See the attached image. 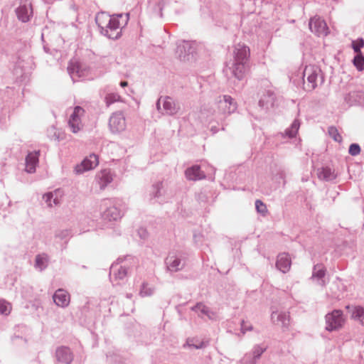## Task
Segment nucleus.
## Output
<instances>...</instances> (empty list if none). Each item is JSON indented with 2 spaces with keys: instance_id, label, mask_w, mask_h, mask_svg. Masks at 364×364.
I'll list each match as a JSON object with an SVG mask.
<instances>
[{
  "instance_id": "nucleus-12",
  "label": "nucleus",
  "mask_w": 364,
  "mask_h": 364,
  "mask_svg": "<svg viewBox=\"0 0 364 364\" xmlns=\"http://www.w3.org/2000/svg\"><path fill=\"white\" fill-rule=\"evenodd\" d=\"M237 103L230 95H223V99L218 102L219 110L224 114H230L237 109Z\"/></svg>"
},
{
  "instance_id": "nucleus-40",
  "label": "nucleus",
  "mask_w": 364,
  "mask_h": 364,
  "mask_svg": "<svg viewBox=\"0 0 364 364\" xmlns=\"http://www.w3.org/2000/svg\"><path fill=\"white\" fill-rule=\"evenodd\" d=\"M255 208L257 211L261 213L262 215H264L267 212L266 205L260 200H257L255 201Z\"/></svg>"
},
{
  "instance_id": "nucleus-32",
  "label": "nucleus",
  "mask_w": 364,
  "mask_h": 364,
  "mask_svg": "<svg viewBox=\"0 0 364 364\" xmlns=\"http://www.w3.org/2000/svg\"><path fill=\"white\" fill-rule=\"evenodd\" d=\"M68 72L73 80L75 75L77 77L81 76V70L79 64H70L68 67Z\"/></svg>"
},
{
  "instance_id": "nucleus-47",
  "label": "nucleus",
  "mask_w": 364,
  "mask_h": 364,
  "mask_svg": "<svg viewBox=\"0 0 364 364\" xmlns=\"http://www.w3.org/2000/svg\"><path fill=\"white\" fill-rule=\"evenodd\" d=\"M138 234H139V237L144 240H145L148 237L147 231L143 228H141L138 230Z\"/></svg>"
},
{
  "instance_id": "nucleus-4",
  "label": "nucleus",
  "mask_w": 364,
  "mask_h": 364,
  "mask_svg": "<svg viewBox=\"0 0 364 364\" xmlns=\"http://www.w3.org/2000/svg\"><path fill=\"white\" fill-rule=\"evenodd\" d=\"M326 329L328 331H333L341 328L345 322L343 314L341 310L335 309L325 316Z\"/></svg>"
},
{
  "instance_id": "nucleus-1",
  "label": "nucleus",
  "mask_w": 364,
  "mask_h": 364,
  "mask_svg": "<svg viewBox=\"0 0 364 364\" xmlns=\"http://www.w3.org/2000/svg\"><path fill=\"white\" fill-rule=\"evenodd\" d=\"M250 50L245 44L238 43L235 46L232 52V60L226 64L223 70L230 79L235 77L242 80L245 77L250 67Z\"/></svg>"
},
{
  "instance_id": "nucleus-25",
  "label": "nucleus",
  "mask_w": 364,
  "mask_h": 364,
  "mask_svg": "<svg viewBox=\"0 0 364 364\" xmlns=\"http://www.w3.org/2000/svg\"><path fill=\"white\" fill-rule=\"evenodd\" d=\"M325 274L326 269L322 264H317L314 266L311 277L313 279L316 278L320 280L319 284L321 286H325V282L322 279Z\"/></svg>"
},
{
  "instance_id": "nucleus-3",
  "label": "nucleus",
  "mask_w": 364,
  "mask_h": 364,
  "mask_svg": "<svg viewBox=\"0 0 364 364\" xmlns=\"http://www.w3.org/2000/svg\"><path fill=\"white\" fill-rule=\"evenodd\" d=\"M306 77L307 82L304 81V90L306 91H312L317 87V80L318 77L321 79V83L323 82V77L321 69L315 65L306 66L303 72V78Z\"/></svg>"
},
{
  "instance_id": "nucleus-34",
  "label": "nucleus",
  "mask_w": 364,
  "mask_h": 364,
  "mask_svg": "<svg viewBox=\"0 0 364 364\" xmlns=\"http://www.w3.org/2000/svg\"><path fill=\"white\" fill-rule=\"evenodd\" d=\"M55 237L62 240H65V243H67L68 240L71 237V231L68 229L58 230L55 233Z\"/></svg>"
},
{
  "instance_id": "nucleus-11",
  "label": "nucleus",
  "mask_w": 364,
  "mask_h": 364,
  "mask_svg": "<svg viewBox=\"0 0 364 364\" xmlns=\"http://www.w3.org/2000/svg\"><path fill=\"white\" fill-rule=\"evenodd\" d=\"M309 26L311 31L318 36L321 35L326 36L328 33L326 23L320 17L314 16L311 18Z\"/></svg>"
},
{
  "instance_id": "nucleus-14",
  "label": "nucleus",
  "mask_w": 364,
  "mask_h": 364,
  "mask_svg": "<svg viewBox=\"0 0 364 364\" xmlns=\"http://www.w3.org/2000/svg\"><path fill=\"white\" fill-rule=\"evenodd\" d=\"M55 357L58 362L64 364H70L73 360V353L70 348L60 346L55 350Z\"/></svg>"
},
{
  "instance_id": "nucleus-35",
  "label": "nucleus",
  "mask_w": 364,
  "mask_h": 364,
  "mask_svg": "<svg viewBox=\"0 0 364 364\" xmlns=\"http://www.w3.org/2000/svg\"><path fill=\"white\" fill-rule=\"evenodd\" d=\"M163 187V183L161 181H159L154 183L152 186V190L151 192V196L153 198H159L161 196V190Z\"/></svg>"
},
{
  "instance_id": "nucleus-20",
  "label": "nucleus",
  "mask_w": 364,
  "mask_h": 364,
  "mask_svg": "<svg viewBox=\"0 0 364 364\" xmlns=\"http://www.w3.org/2000/svg\"><path fill=\"white\" fill-rule=\"evenodd\" d=\"M344 100L345 102L350 105L362 104L364 102V92L361 90L350 92L345 96Z\"/></svg>"
},
{
  "instance_id": "nucleus-39",
  "label": "nucleus",
  "mask_w": 364,
  "mask_h": 364,
  "mask_svg": "<svg viewBox=\"0 0 364 364\" xmlns=\"http://www.w3.org/2000/svg\"><path fill=\"white\" fill-rule=\"evenodd\" d=\"M120 96L117 93H109L105 97V102L107 106H109L115 102L120 100Z\"/></svg>"
},
{
  "instance_id": "nucleus-6",
  "label": "nucleus",
  "mask_w": 364,
  "mask_h": 364,
  "mask_svg": "<svg viewBox=\"0 0 364 364\" xmlns=\"http://www.w3.org/2000/svg\"><path fill=\"white\" fill-rule=\"evenodd\" d=\"M196 52V48L193 44L189 41H183L177 45L176 54L181 61H190L193 58V54Z\"/></svg>"
},
{
  "instance_id": "nucleus-41",
  "label": "nucleus",
  "mask_w": 364,
  "mask_h": 364,
  "mask_svg": "<svg viewBox=\"0 0 364 364\" xmlns=\"http://www.w3.org/2000/svg\"><path fill=\"white\" fill-rule=\"evenodd\" d=\"M43 200L45 202L48 204L49 207H52L53 204L52 202H53L54 204L58 203V199L53 198V194L52 193H47L43 195Z\"/></svg>"
},
{
  "instance_id": "nucleus-30",
  "label": "nucleus",
  "mask_w": 364,
  "mask_h": 364,
  "mask_svg": "<svg viewBox=\"0 0 364 364\" xmlns=\"http://www.w3.org/2000/svg\"><path fill=\"white\" fill-rule=\"evenodd\" d=\"M300 127V122L298 119H294L292 124H291L290 127L287 128L285 130V134L289 138H294L296 136L298 130Z\"/></svg>"
},
{
  "instance_id": "nucleus-31",
  "label": "nucleus",
  "mask_w": 364,
  "mask_h": 364,
  "mask_svg": "<svg viewBox=\"0 0 364 364\" xmlns=\"http://www.w3.org/2000/svg\"><path fill=\"white\" fill-rule=\"evenodd\" d=\"M353 63L359 71L363 70L364 69V55L363 53L356 54L353 60Z\"/></svg>"
},
{
  "instance_id": "nucleus-19",
  "label": "nucleus",
  "mask_w": 364,
  "mask_h": 364,
  "mask_svg": "<svg viewBox=\"0 0 364 364\" xmlns=\"http://www.w3.org/2000/svg\"><path fill=\"white\" fill-rule=\"evenodd\" d=\"M16 13L20 21L24 23L28 22L33 14L31 4H23L19 6L16 9Z\"/></svg>"
},
{
  "instance_id": "nucleus-49",
  "label": "nucleus",
  "mask_w": 364,
  "mask_h": 364,
  "mask_svg": "<svg viewBox=\"0 0 364 364\" xmlns=\"http://www.w3.org/2000/svg\"><path fill=\"white\" fill-rule=\"evenodd\" d=\"M129 14H126L125 16H124V26H125L128 21H129Z\"/></svg>"
},
{
  "instance_id": "nucleus-45",
  "label": "nucleus",
  "mask_w": 364,
  "mask_h": 364,
  "mask_svg": "<svg viewBox=\"0 0 364 364\" xmlns=\"http://www.w3.org/2000/svg\"><path fill=\"white\" fill-rule=\"evenodd\" d=\"M241 333L244 335L247 331H251L253 330V326L250 323H247L244 320H242L241 323Z\"/></svg>"
},
{
  "instance_id": "nucleus-13",
  "label": "nucleus",
  "mask_w": 364,
  "mask_h": 364,
  "mask_svg": "<svg viewBox=\"0 0 364 364\" xmlns=\"http://www.w3.org/2000/svg\"><path fill=\"white\" fill-rule=\"evenodd\" d=\"M164 111L163 114L173 116L181 111L179 103L170 96L164 97Z\"/></svg>"
},
{
  "instance_id": "nucleus-29",
  "label": "nucleus",
  "mask_w": 364,
  "mask_h": 364,
  "mask_svg": "<svg viewBox=\"0 0 364 364\" xmlns=\"http://www.w3.org/2000/svg\"><path fill=\"white\" fill-rule=\"evenodd\" d=\"M208 341H198L195 338H188L186 343L183 345V347L186 346L193 347L196 349H201L208 346Z\"/></svg>"
},
{
  "instance_id": "nucleus-18",
  "label": "nucleus",
  "mask_w": 364,
  "mask_h": 364,
  "mask_svg": "<svg viewBox=\"0 0 364 364\" xmlns=\"http://www.w3.org/2000/svg\"><path fill=\"white\" fill-rule=\"evenodd\" d=\"M186 177L190 181H198L205 178L206 176L203 171L200 170L198 165H193L188 168L185 171Z\"/></svg>"
},
{
  "instance_id": "nucleus-38",
  "label": "nucleus",
  "mask_w": 364,
  "mask_h": 364,
  "mask_svg": "<svg viewBox=\"0 0 364 364\" xmlns=\"http://www.w3.org/2000/svg\"><path fill=\"white\" fill-rule=\"evenodd\" d=\"M112 181V176L109 173L103 171L100 176V186L104 188L107 184L111 183Z\"/></svg>"
},
{
  "instance_id": "nucleus-17",
  "label": "nucleus",
  "mask_w": 364,
  "mask_h": 364,
  "mask_svg": "<svg viewBox=\"0 0 364 364\" xmlns=\"http://www.w3.org/2000/svg\"><path fill=\"white\" fill-rule=\"evenodd\" d=\"M291 261L287 253H280L276 262L277 268L282 273H287L291 268Z\"/></svg>"
},
{
  "instance_id": "nucleus-33",
  "label": "nucleus",
  "mask_w": 364,
  "mask_h": 364,
  "mask_svg": "<svg viewBox=\"0 0 364 364\" xmlns=\"http://www.w3.org/2000/svg\"><path fill=\"white\" fill-rule=\"evenodd\" d=\"M266 350V347H262L259 345H255L252 348L251 355L252 358L257 361Z\"/></svg>"
},
{
  "instance_id": "nucleus-10",
  "label": "nucleus",
  "mask_w": 364,
  "mask_h": 364,
  "mask_svg": "<svg viewBox=\"0 0 364 364\" xmlns=\"http://www.w3.org/2000/svg\"><path fill=\"white\" fill-rule=\"evenodd\" d=\"M98 156L95 154H91L80 164L76 165L75 167V171L77 174H81L85 171L93 169L98 165Z\"/></svg>"
},
{
  "instance_id": "nucleus-23",
  "label": "nucleus",
  "mask_w": 364,
  "mask_h": 364,
  "mask_svg": "<svg viewBox=\"0 0 364 364\" xmlns=\"http://www.w3.org/2000/svg\"><path fill=\"white\" fill-rule=\"evenodd\" d=\"M348 310L351 312V318L359 321V323L364 326V308L360 306H346Z\"/></svg>"
},
{
  "instance_id": "nucleus-15",
  "label": "nucleus",
  "mask_w": 364,
  "mask_h": 364,
  "mask_svg": "<svg viewBox=\"0 0 364 364\" xmlns=\"http://www.w3.org/2000/svg\"><path fill=\"white\" fill-rule=\"evenodd\" d=\"M53 301L58 306L66 307L70 303L69 294L63 289H58L53 296Z\"/></svg>"
},
{
  "instance_id": "nucleus-2",
  "label": "nucleus",
  "mask_w": 364,
  "mask_h": 364,
  "mask_svg": "<svg viewBox=\"0 0 364 364\" xmlns=\"http://www.w3.org/2000/svg\"><path fill=\"white\" fill-rule=\"evenodd\" d=\"M119 18H123V14H117L116 16H109L102 14L95 18L101 34L109 39L117 40L122 36L121 23Z\"/></svg>"
},
{
  "instance_id": "nucleus-28",
  "label": "nucleus",
  "mask_w": 364,
  "mask_h": 364,
  "mask_svg": "<svg viewBox=\"0 0 364 364\" xmlns=\"http://www.w3.org/2000/svg\"><path fill=\"white\" fill-rule=\"evenodd\" d=\"M191 310L198 313L199 316H207L210 318L211 312L209 308L201 302H198L191 307Z\"/></svg>"
},
{
  "instance_id": "nucleus-16",
  "label": "nucleus",
  "mask_w": 364,
  "mask_h": 364,
  "mask_svg": "<svg viewBox=\"0 0 364 364\" xmlns=\"http://www.w3.org/2000/svg\"><path fill=\"white\" fill-rule=\"evenodd\" d=\"M40 151H35L29 152L26 157V171L29 173H33L36 171V168L38 164V158Z\"/></svg>"
},
{
  "instance_id": "nucleus-26",
  "label": "nucleus",
  "mask_w": 364,
  "mask_h": 364,
  "mask_svg": "<svg viewBox=\"0 0 364 364\" xmlns=\"http://www.w3.org/2000/svg\"><path fill=\"white\" fill-rule=\"evenodd\" d=\"M48 261L49 257L47 254H38L36 256L35 267L42 271L48 267Z\"/></svg>"
},
{
  "instance_id": "nucleus-46",
  "label": "nucleus",
  "mask_w": 364,
  "mask_h": 364,
  "mask_svg": "<svg viewBox=\"0 0 364 364\" xmlns=\"http://www.w3.org/2000/svg\"><path fill=\"white\" fill-rule=\"evenodd\" d=\"M152 293H153V291L151 289H147L146 287L145 286V284H143L142 288L140 290V294L142 296H146L151 295Z\"/></svg>"
},
{
  "instance_id": "nucleus-43",
  "label": "nucleus",
  "mask_w": 364,
  "mask_h": 364,
  "mask_svg": "<svg viewBox=\"0 0 364 364\" xmlns=\"http://www.w3.org/2000/svg\"><path fill=\"white\" fill-rule=\"evenodd\" d=\"M257 361L252 358L251 354H245L240 360L239 364H256Z\"/></svg>"
},
{
  "instance_id": "nucleus-37",
  "label": "nucleus",
  "mask_w": 364,
  "mask_h": 364,
  "mask_svg": "<svg viewBox=\"0 0 364 364\" xmlns=\"http://www.w3.org/2000/svg\"><path fill=\"white\" fill-rule=\"evenodd\" d=\"M364 47V40L362 38L352 41V48L356 54L362 53L360 49Z\"/></svg>"
},
{
  "instance_id": "nucleus-9",
  "label": "nucleus",
  "mask_w": 364,
  "mask_h": 364,
  "mask_svg": "<svg viewBox=\"0 0 364 364\" xmlns=\"http://www.w3.org/2000/svg\"><path fill=\"white\" fill-rule=\"evenodd\" d=\"M109 126L112 133L124 131L126 128V121L122 112L114 113L109 118Z\"/></svg>"
},
{
  "instance_id": "nucleus-48",
  "label": "nucleus",
  "mask_w": 364,
  "mask_h": 364,
  "mask_svg": "<svg viewBox=\"0 0 364 364\" xmlns=\"http://www.w3.org/2000/svg\"><path fill=\"white\" fill-rule=\"evenodd\" d=\"M162 102V104L164 105V97L163 96H161L156 101V109L159 111V112H161V103Z\"/></svg>"
},
{
  "instance_id": "nucleus-36",
  "label": "nucleus",
  "mask_w": 364,
  "mask_h": 364,
  "mask_svg": "<svg viewBox=\"0 0 364 364\" xmlns=\"http://www.w3.org/2000/svg\"><path fill=\"white\" fill-rule=\"evenodd\" d=\"M329 136L337 142L342 141V136L340 135L338 129L335 127H328V130Z\"/></svg>"
},
{
  "instance_id": "nucleus-21",
  "label": "nucleus",
  "mask_w": 364,
  "mask_h": 364,
  "mask_svg": "<svg viewBox=\"0 0 364 364\" xmlns=\"http://www.w3.org/2000/svg\"><path fill=\"white\" fill-rule=\"evenodd\" d=\"M276 100L274 93L270 90L267 91L259 101V106L262 109H269L272 107Z\"/></svg>"
},
{
  "instance_id": "nucleus-8",
  "label": "nucleus",
  "mask_w": 364,
  "mask_h": 364,
  "mask_svg": "<svg viewBox=\"0 0 364 364\" xmlns=\"http://www.w3.org/2000/svg\"><path fill=\"white\" fill-rule=\"evenodd\" d=\"M85 112L82 107L76 106L68 120V126L73 133H77L82 127L80 116Z\"/></svg>"
},
{
  "instance_id": "nucleus-44",
  "label": "nucleus",
  "mask_w": 364,
  "mask_h": 364,
  "mask_svg": "<svg viewBox=\"0 0 364 364\" xmlns=\"http://www.w3.org/2000/svg\"><path fill=\"white\" fill-rule=\"evenodd\" d=\"M360 152V147L358 144H351L349 146L348 153L351 156H357Z\"/></svg>"
},
{
  "instance_id": "nucleus-42",
  "label": "nucleus",
  "mask_w": 364,
  "mask_h": 364,
  "mask_svg": "<svg viewBox=\"0 0 364 364\" xmlns=\"http://www.w3.org/2000/svg\"><path fill=\"white\" fill-rule=\"evenodd\" d=\"M10 304L5 301H0V314L7 315L10 313Z\"/></svg>"
},
{
  "instance_id": "nucleus-51",
  "label": "nucleus",
  "mask_w": 364,
  "mask_h": 364,
  "mask_svg": "<svg viewBox=\"0 0 364 364\" xmlns=\"http://www.w3.org/2000/svg\"><path fill=\"white\" fill-rule=\"evenodd\" d=\"M127 297L129 298V299H131L132 298V294H127Z\"/></svg>"
},
{
  "instance_id": "nucleus-5",
  "label": "nucleus",
  "mask_w": 364,
  "mask_h": 364,
  "mask_svg": "<svg viewBox=\"0 0 364 364\" xmlns=\"http://www.w3.org/2000/svg\"><path fill=\"white\" fill-rule=\"evenodd\" d=\"M100 208L103 210L101 215L104 220L112 221L121 218L120 210L113 205L109 199H103L101 202Z\"/></svg>"
},
{
  "instance_id": "nucleus-27",
  "label": "nucleus",
  "mask_w": 364,
  "mask_h": 364,
  "mask_svg": "<svg viewBox=\"0 0 364 364\" xmlns=\"http://www.w3.org/2000/svg\"><path fill=\"white\" fill-rule=\"evenodd\" d=\"M275 316H277V324L281 323L282 326L284 328H287L289 325V315L286 312H281L277 314L276 312H273L272 314V319L274 321Z\"/></svg>"
},
{
  "instance_id": "nucleus-22",
  "label": "nucleus",
  "mask_w": 364,
  "mask_h": 364,
  "mask_svg": "<svg viewBox=\"0 0 364 364\" xmlns=\"http://www.w3.org/2000/svg\"><path fill=\"white\" fill-rule=\"evenodd\" d=\"M316 173L319 179L326 181H333L337 177L335 171L328 166L318 168Z\"/></svg>"
},
{
  "instance_id": "nucleus-24",
  "label": "nucleus",
  "mask_w": 364,
  "mask_h": 364,
  "mask_svg": "<svg viewBox=\"0 0 364 364\" xmlns=\"http://www.w3.org/2000/svg\"><path fill=\"white\" fill-rule=\"evenodd\" d=\"M127 274V268L124 266H119L118 264H112L110 267V278L114 276L115 279H123Z\"/></svg>"
},
{
  "instance_id": "nucleus-7",
  "label": "nucleus",
  "mask_w": 364,
  "mask_h": 364,
  "mask_svg": "<svg viewBox=\"0 0 364 364\" xmlns=\"http://www.w3.org/2000/svg\"><path fill=\"white\" fill-rule=\"evenodd\" d=\"M166 270L171 272H176L183 269L186 265L185 260L181 256L169 254L165 259Z\"/></svg>"
},
{
  "instance_id": "nucleus-50",
  "label": "nucleus",
  "mask_w": 364,
  "mask_h": 364,
  "mask_svg": "<svg viewBox=\"0 0 364 364\" xmlns=\"http://www.w3.org/2000/svg\"><path fill=\"white\" fill-rule=\"evenodd\" d=\"M128 85V82L127 81H122L120 82V86L122 87H127Z\"/></svg>"
}]
</instances>
